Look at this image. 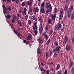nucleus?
I'll use <instances>...</instances> for the list:
<instances>
[{
    "instance_id": "51",
    "label": "nucleus",
    "mask_w": 74,
    "mask_h": 74,
    "mask_svg": "<svg viewBox=\"0 0 74 74\" xmlns=\"http://www.w3.org/2000/svg\"><path fill=\"white\" fill-rule=\"evenodd\" d=\"M72 73H74V68H72Z\"/></svg>"
},
{
    "instance_id": "7",
    "label": "nucleus",
    "mask_w": 74,
    "mask_h": 74,
    "mask_svg": "<svg viewBox=\"0 0 74 74\" xmlns=\"http://www.w3.org/2000/svg\"><path fill=\"white\" fill-rule=\"evenodd\" d=\"M32 38H33L32 35L30 34H28V37L26 38L27 40H32Z\"/></svg>"
},
{
    "instance_id": "52",
    "label": "nucleus",
    "mask_w": 74,
    "mask_h": 74,
    "mask_svg": "<svg viewBox=\"0 0 74 74\" xmlns=\"http://www.w3.org/2000/svg\"><path fill=\"white\" fill-rule=\"evenodd\" d=\"M22 12H22V10H20L19 11V13H22Z\"/></svg>"
},
{
    "instance_id": "25",
    "label": "nucleus",
    "mask_w": 74,
    "mask_h": 74,
    "mask_svg": "<svg viewBox=\"0 0 74 74\" xmlns=\"http://www.w3.org/2000/svg\"><path fill=\"white\" fill-rule=\"evenodd\" d=\"M73 65V61H70V64L69 65V67H71Z\"/></svg>"
},
{
    "instance_id": "10",
    "label": "nucleus",
    "mask_w": 74,
    "mask_h": 74,
    "mask_svg": "<svg viewBox=\"0 0 74 74\" xmlns=\"http://www.w3.org/2000/svg\"><path fill=\"white\" fill-rule=\"evenodd\" d=\"M14 33L16 34L17 35H18V32H21V30L19 28H18L17 30H15L14 31Z\"/></svg>"
},
{
    "instance_id": "40",
    "label": "nucleus",
    "mask_w": 74,
    "mask_h": 74,
    "mask_svg": "<svg viewBox=\"0 0 74 74\" xmlns=\"http://www.w3.org/2000/svg\"><path fill=\"white\" fill-rule=\"evenodd\" d=\"M74 14H73V15H72V16L71 18V20H73L74 19Z\"/></svg>"
},
{
    "instance_id": "41",
    "label": "nucleus",
    "mask_w": 74,
    "mask_h": 74,
    "mask_svg": "<svg viewBox=\"0 0 74 74\" xmlns=\"http://www.w3.org/2000/svg\"><path fill=\"white\" fill-rule=\"evenodd\" d=\"M27 18H28V15H27L25 17V19L27 20Z\"/></svg>"
},
{
    "instance_id": "1",
    "label": "nucleus",
    "mask_w": 74,
    "mask_h": 74,
    "mask_svg": "<svg viewBox=\"0 0 74 74\" xmlns=\"http://www.w3.org/2000/svg\"><path fill=\"white\" fill-rule=\"evenodd\" d=\"M46 8H48L46 11V14L48 12H50L52 11V6L51 5V4L49 2H48L46 3Z\"/></svg>"
},
{
    "instance_id": "31",
    "label": "nucleus",
    "mask_w": 74,
    "mask_h": 74,
    "mask_svg": "<svg viewBox=\"0 0 74 74\" xmlns=\"http://www.w3.org/2000/svg\"><path fill=\"white\" fill-rule=\"evenodd\" d=\"M63 14H60V19H62L63 18Z\"/></svg>"
},
{
    "instance_id": "62",
    "label": "nucleus",
    "mask_w": 74,
    "mask_h": 74,
    "mask_svg": "<svg viewBox=\"0 0 74 74\" xmlns=\"http://www.w3.org/2000/svg\"><path fill=\"white\" fill-rule=\"evenodd\" d=\"M14 1H15V0H12V2H14Z\"/></svg>"
},
{
    "instance_id": "23",
    "label": "nucleus",
    "mask_w": 74,
    "mask_h": 74,
    "mask_svg": "<svg viewBox=\"0 0 74 74\" xmlns=\"http://www.w3.org/2000/svg\"><path fill=\"white\" fill-rule=\"evenodd\" d=\"M47 22L48 24H51V22H52V20L50 19H49L48 20Z\"/></svg>"
},
{
    "instance_id": "30",
    "label": "nucleus",
    "mask_w": 74,
    "mask_h": 74,
    "mask_svg": "<svg viewBox=\"0 0 74 74\" xmlns=\"http://www.w3.org/2000/svg\"><path fill=\"white\" fill-rule=\"evenodd\" d=\"M57 11H58V9L56 8H55L54 10V12L56 14V12H57Z\"/></svg>"
},
{
    "instance_id": "59",
    "label": "nucleus",
    "mask_w": 74,
    "mask_h": 74,
    "mask_svg": "<svg viewBox=\"0 0 74 74\" xmlns=\"http://www.w3.org/2000/svg\"><path fill=\"white\" fill-rule=\"evenodd\" d=\"M54 69H53V68H52L51 69V71H53V70H54Z\"/></svg>"
},
{
    "instance_id": "8",
    "label": "nucleus",
    "mask_w": 74,
    "mask_h": 74,
    "mask_svg": "<svg viewBox=\"0 0 74 74\" xmlns=\"http://www.w3.org/2000/svg\"><path fill=\"white\" fill-rule=\"evenodd\" d=\"M42 22L40 23L39 25V28L40 32H41V31H42L43 29V28H42Z\"/></svg>"
},
{
    "instance_id": "3",
    "label": "nucleus",
    "mask_w": 74,
    "mask_h": 74,
    "mask_svg": "<svg viewBox=\"0 0 74 74\" xmlns=\"http://www.w3.org/2000/svg\"><path fill=\"white\" fill-rule=\"evenodd\" d=\"M73 10V6H71V8H69L68 10L67 11V16L68 18H70L71 16V14L72 10Z\"/></svg>"
},
{
    "instance_id": "22",
    "label": "nucleus",
    "mask_w": 74,
    "mask_h": 74,
    "mask_svg": "<svg viewBox=\"0 0 74 74\" xmlns=\"http://www.w3.org/2000/svg\"><path fill=\"white\" fill-rule=\"evenodd\" d=\"M68 40V38L67 36H65V37L64 38V42L66 43Z\"/></svg>"
},
{
    "instance_id": "55",
    "label": "nucleus",
    "mask_w": 74,
    "mask_h": 74,
    "mask_svg": "<svg viewBox=\"0 0 74 74\" xmlns=\"http://www.w3.org/2000/svg\"><path fill=\"white\" fill-rule=\"evenodd\" d=\"M72 41L73 42H74V38H73V40H72Z\"/></svg>"
},
{
    "instance_id": "28",
    "label": "nucleus",
    "mask_w": 74,
    "mask_h": 74,
    "mask_svg": "<svg viewBox=\"0 0 74 74\" xmlns=\"http://www.w3.org/2000/svg\"><path fill=\"white\" fill-rule=\"evenodd\" d=\"M25 4H26V2H24L22 3L21 4V5L22 7H24L25 5Z\"/></svg>"
},
{
    "instance_id": "44",
    "label": "nucleus",
    "mask_w": 74,
    "mask_h": 74,
    "mask_svg": "<svg viewBox=\"0 0 74 74\" xmlns=\"http://www.w3.org/2000/svg\"><path fill=\"white\" fill-rule=\"evenodd\" d=\"M50 53L51 55H52V53H53V51L52 50L51 51H50Z\"/></svg>"
},
{
    "instance_id": "57",
    "label": "nucleus",
    "mask_w": 74,
    "mask_h": 74,
    "mask_svg": "<svg viewBox=\"0 0 74 74\" xmlns=\"http://www.w3.org/2000/svg\"><path fill=\"white\" fill-rule=\"evenodd\" d=\"M69 1V0H66V3H68Z\"/></svg>"
},
{
    "instance_id": "42",
    "label": "nucleus",
    "mask_w": 74,
    "mask_h": 74,
    "mask_svg": "<svg viewBox=\"0 0 74 74\" xmlns=\"http://www.w3.org/2000/svg\"><path fill=\"white\" fill-rule=\"evenodd\" d=\"M46 74H49V70H47L46 71Z\"/></svg>"
},
{
    "instance_id": "60",
    "label": "nucleus",
    "mask_w": 74,
    "mask_h": 74,
    "mask_svg": "<svg viewBox=\"0 0 74 74\" xmlns=\"http://www.w3.org/2000/svg\"><path fill=\"white\" fill-rule=\"evenodd\" d=\"M37 1L39 2L41 1V0H37Z\"/></svg>"
},
{
    "instance_id": "37",
    "label": "nucleus",
    "mask_w": 74,
    "mask_h": 74,
    "mask_svg": "<svg viewBox=\"0 0 74 74\" xmlns=\"http://www.w3.org/2000/svg\"><path fill=\"white\" fill-rule=\"evenodd\" d=\"M39 20L40 22H41V21H42V18L41 17L40 18H39Z\"/></svg>"
},
{
    "instance_id": "17",
    "label": "nucleus",
    "mask_w": 74,
    "mask_h": 74,
    "mask_svg": "<svg viewBox=\"0 0 74 74\" xmlns=\"http://www.w3.org/2000/svg\"><path fill=\"white\" fill-rule=\"evenodd\" d=\"M40 70L41 71H43V72H44V73H45L46 72V70L44 69L42 67L40 68Z\"/></svg>"
},
{
    "instance_id": "39",
    "label": "nucleus",
    "mask_w": 74,
    "mask_h": 74,
    "mask_svg": "<svg viewBox=\"0 0 74 74\" xmlns=\"http://www.w3.org/2000/svg\"><path fill=\"white\" fill-rule=\"evenodd\" d=\"M12 23H14V22H15V19L14 18H13L12 19Z\"/></svg>"
},
{
    "instance_id": "38",
    "label": "nucleus",
    "mask_w": 74,
    "mask_h": 74,
    "mask_svg": "<svg viewBox=\"0 0 74 74\" xmlns=\"http://www.w3.org/2000/svg\"><path fill=\"white\" fill-rule=\"evenodd\" d=\"M17 16L18 18H21V15L19 14H17Z\"/></svg>"
},
{
    "instance_id": "56",
    "label": "nucleus",
    "mask_w": 74,
    "mask_h": 74,
    "mask_svg": "<svg viewBox=\"0 0 74 74\" xmlns=\"http://www.w3.org/2000/svg\"><path fill=\"white\" fill-rule=\"evenodd\" d=\"M58 74H62V73H61V72H59L58 73Z\"/></svg>"
},
{
    "instance_id": "34",
    "label": "nucleus",
    "mask_w": 74,
    "mask_h": 74,
    "mask_svg": "<svg viewBox=\"0 0 74 74\" xmlns=\"http://www.w3.org/2000/svg\"><path fill=\"white\" fill-rule=\"evenodd\" d=\"M18 24L20 26H21L22 25V23H21V22L20 21H18Z\"/></svg>"
},
{
    "instance_id": "49",
    "label": "nucleus",
    "mask_w": 74,
    "mask_h": 74,
    "mask_svg": "<svg viewBox=\"0 0 74 74\" xmlns=\"http://www.w3.org/2000/svg\"><path fill=\"white\" fill-rule=\"evenodd\" d=\"M39 41L40 42V43H42V39L40 40Z\"/></svg>"
},
{
    "instance_id": "29",
    "label": "nucleus",
    "mask_w": 74,
    "mask_h": 74,
    "mask_svg": "<svg viewBox=\"0 0 74 74\" xmlns=\"http://www.w3.org/2000/svg\"><path fill=\"white\" fill-rule=\"evenodd\" d=\"M45 57L46 58H49V54L48 52L46 53V54L45 55Z\"/></svg>"
},
{
    "instance_id": "35",
    "label": "nucleus",
    "mask_w": 74,
    "mask_h": 74,
    "mask_svg": "<svg viewBox=\"0 0 74 74\" xmlns=\"http://www.w3.org/2000/svg\"><path fill=\"white\" fill-rule=\"evenodd\" d=\"M48 25H47L45 27V29L46 30H48Z\"/></svg>"
},
{
    "instance_id": "54",
    "label": "nucleus",
    "mask_w": 74,
    "mask_h": 74,
    "mask_svg": "<svg viewBox=\"0 0 74 74\" xmlns=\"http://www.w3.org/2000/svg\"><path fill=\"white\" fill-rule=\"evenodd\" d=\"M7 1L8 3L11 2V0H7Z\"/></svg>"
},
{
    "instance_id": "13",
    "label": "nucleus",
    "mask_w": 74,
    "mask_h": 74,
    "mask_svg": "<svg viewBox=\"0 0 74 74\" xmlns=\"http://www.w3.org/2000/svg\"><path fill=\"white\" fill-rule=\"evenodd\" d=\"M13 19H14L16 21H18V17L16 16V15H13L12 16Z\"/></svg>"
},
{
    "instance_id": "50",
    "label": "nucleus",
    "mask_w": 74,
    "mask_h": 74,
    "mask_svg": "<svg viewBox=\"0 0 74 74\" xmlns=\"http://www.w3.org/2000/svg\"><path fill=\"white\" fill-rule=\"evenodd\" d=\"M38 53L39 54H40V49H38Z\"/></svg>"
},
{
    "instance_id": "6",
    "label": "nucleus",
    "mask_w": 74,
    "mask_h": 74,
    "mask_svg": "<svg viewBox=\"0 0 74 74\" xmlns=\"http://www.w3.org/2000/svg\"><path fill=\"white\" fill-rule=\"evenodd\" d=\"M62 27V25L60 23H58V24L56 25L54 30L56 31L58 30L59 29H60Z\"/></svg>"
},
{
    "instance_id": "36",
    "label": "nucleus",
    "mask_w": 74,
    "mask_h": 74,
    "mask_svg": "<svg viewBox=\"0 0 74 74\" xmlns=\"http://www.w3.org/2000/svg\"><path fill=\"white\" fill-rule=\"evenodd\" d=\"M55 44L56 46H57L58 45V42L56 41L55 42Z\"/></svg>"
},
{
    "instance_id": "46",
    "label": "nucleus",
    "mask_w": 74,
    "mask_h": 74,
    "mask_svg": "<svg viewBox=\"0 0 74 74\" xmlns=\"http://www.w3.org/2000/svg\"><path fill=\"white\" fill-rule=\"evenodd\" d=\"M19 0H15V2L17 4H18L19 3Z\"/></svg>"
},
{
    "instance_id": "9",
    "label": "nucleus",
    "mask_w": 74,
    "mask_h": 74,
    "mask_svg": "<svg viewBox=\"0 0 74 74\" xmlns=\"http://www.w3.org/2000/svg\"><path fill=\"white\" fill-rule=\"evenodd\" d=\"M56 14H55L54 15H53V14H51L50 15V16L51 18H52V20H54L55 19V18H56Z\"/></svg>"
},
{
    "instance_id": "18",
    "label": "nucleus",
    "mask_w": 74,
    "mask_h": 74,
    "mask_svg": "<svg viewBox=\"0 0 74 74\" xmlns=\"http://www.w3.org/2000/svg\"><path fill=\"white\" fill-rule=\"evenodd\" d=\"M64 9L62 8H61L60 9V14H63V13H64Z\"/></svg>"
},
{
    "instance_id": "16",
    "label": "nucleus",
    "mask_w": 74,
    "mask_h": 74,
    "mask_svg": "<svg viewBox=\"0 0 74 74\" xmlns=\"http://www.w3.org/2000/svg\"><path fill=\"white\" fill-rule=\"evenodd\" d=\"M38 10H39V9H38V8L37 7L35 8L34 9V12H37L38 11Z\"/></svg>"
},
{
    "instance_id": "19",
    "label": "nucleus",
    "mask_w": 74,
    "mask_h": 74,
    "mask_svg": "<svg viewBox=\"0 0 74 74\" xmlns=\"http://www.w3.org/2000/svg\"><path fill=\"white\" fill-rule=\"evenodd\" d=\"M66 51H69L70 49V47L69 46H66Z\"/></svg>"
},
{
    "instance_id": "14",
    "label": "nucleus",
    "mask_w": 74,
    "mask_h": 74,
    "mask_svg": "<svg viewBox=\"0 0 74 74\" xmlns=\"http://www.w3.org/2000/svg\"><path fill=\"white\" fill-rule=\"evenodd\" d=\"M43 35L44 37L45 38H46V40H48V35H47V34H45V33H43Z\"/></svg>"
},
{
    "instance_id": "26",
    "label": "nucleus",
    "mask_w": 74,
    "mask_h": 74,
    "mask_svg": "<svg viewBox=\"0 0 74 74\" xmlns=\"http://www.w3.org/2000/svg\"><path fill=\"white\" fill-rule=\"evenodd\" d=\"M8 10H9V11H11V7L9 6L8 8Z\"/></svg>"
},
{
    "instance_id": "11",
    "label": "nucleus",
    "mask_w": 74,
    "mask_h": 74,
    "mask_svg": "<svg viewBox=\"0 0 74 74\" xmlns=\"http://www.w3.org/2000/svg\"><path fill=\"white\" fill-rule=\"evenodd\" d=\"M26 11H27L26 8H25L24 9V11L22 12V13L23 15H26Z\"/></svg>"
},
{
    "instance_id": "4",
    "label": "nucleus",
    "mask_w": 74,
    "mask_h": 74,
    "mask_svg": "<svg viewBox=\"0 0 74 74\" xmlns=\"http://www.w3.org/2000/svg\"><path fill=\"white\" fill-rule=\"evenodd\" d=\"M60 48V46L57 47L55 49H54V51L55 52L53 56L54 58H56L57 56L58 55V53L59 52V50Z\"/></svg>"
},
{
    "instance_id": "45",
    "label": "nucleus",
    "mask_w": 74,
    "mask_h": 74,
    "mask_svg": "<svg viewBox=\"0 0 74 74\" xmlns=\"http://www.w3.org/2000/svg\"><path fill=\"white\" fill-rule=\"evenodd\" d=\"M18 37H20L21 36V33L20 32H19V33L18 34V35H17Z\"/></svg>"
},
{
    "instance_id": "43",
    "label": "nucleus",
    "mask_w": 74,
    "mask_h": 74,
    "mask_svg": "<svg viewBox=\"0 0 74 74\" xmlns=\"http://www.w3.org/2000/svg\"><path fill=\"white\" fill-rule=\"evenodd\" d=\"M47 45H49V43L50 42V40H49L47 41Z\"/></svg>"
},
{
    "instance_id": "64",
    "label": "nucleus",
    "mask_w": 74,
    "mask_h": 74,
    "mask_svg": "<svg viewBox=\"0 0 74 74\" xmlns=\"http://www.w3.org/2000/svg\"><path fill=\"white\" fill-rule=\"evenodd\" d=\"M4 1H5L6 0H3Z\"/></svg>"
},
{
    "instance_id": "47",
    "label": "nucleus",
    "mask_w": 74,
    "mask_h": 74,
    "mask_svg": "<svg viewBox=\"0 0 74 74\" xmlns=\"http://www.w3.org/2000/svg\"><path fill=\"white\" fill-rule=\"evenodd\" d=\"M3 12L5 15V10L4 9H3Z\"/></svg>"
},
{
    "instance_id": "58",
    "label": "nucleus",
    "mask_w": 74,
    "mask_h": 74,
    "mask_svg": "<svg viewBox=\"0 0 74 74\" xmlns=\"http://www.w3.org/2000/svg\"><path fill=\"white\" fill-rule=\"evenodd\" d=\"M53 64V62H51L50 63V64Z\"/></svg>"
},
{
    "instance_id": "5",
    "label": "nucleus",
    "mask_w": 74,
    "mask_h": 74,
    "mask_svg": "<svg viewBox=\"0 0 74 74\" xmlns=\"http://www.w3.org/2000/svg\"><path fill=\"white\" fill-rule=\"evenodd\" d=\"M45 5H44V2L42 3L40 5L41 10L42 13L44 14L45 12V10L44 9V7Z\"/></svg>"
},
{
    "instance_id": "32",
    "label": "nucleus",
    "mask_w": 74,
    "mask_h": 74,
    "mask_svg": "<svg viewBox=\"0 0 74 74\" xmlns=\"http://www.w3.org/2000/svg\"><path fill=\"white\" fill-rule=\"evenodd\" d=\"M23 42H25V43H26V44H29V41H26V40H23Z\"/></svg>"
},
{
    "instance_id": "21",
    "label": "nucleus",
    "mask_w": 74,
    "mask_h": 74,
    "mask_svg": "<svg viewBox=\"0 0 74 74\" xmlns=\"http://www.w3.org/2000/svg\"><path fill=\"white\" fill-rule=\"evenodd\" d=\"M60 68V65L59 64H58L57 65V66L56 67V70H59V69Z\"/></svg>"
},
{
    "instance_id": "48",
    "label": "nucleus",
    "mask_w": 74,
    "mask_h": 74,
    "mask_svg": "<svg viewBox=\"0 0 74 74\" xmlns=\"http://www.w3.org/2000/svg\"><path fill=\"white\" fill-rule=\"evenodd\" d=\"M42 39L41 38V37L40 36H39L38 37V40H40Z\"/></svg>"
},
{
    "instance_id": "33",
    "label": "nucleus",
    "mask_w": 74,
    "mask_h": 74,
    "mask_svg": "<svg viewBox=\"0 0 74 74\" xmlns=\"http://www.w3.org/2000/svg\"><path fill=\"white\" fill-rule=\"evenodd\" d=\"M52 33H53V31L51 30L50 31H49V35H51V34H52Z\"/></svg>"
},
{
    "instance_id": "12",
    "label": "nucleus",
    "mask_w": 74,
    "mask_h": 74,
    "mask_svg": "<svg viewBox=\"0 0 74 74\" xmlns=\"http://www.w3.org/2000/svg\"><path fill=\"white\" fill-rule=\"evenodd\" d=\"M27 4L28 5H29L30 6H31L32 5V1L31 0L30 2L27 1Z\"/></svg>"
},
{
    "instance_id": "27",
    "label": "nucleus",
    "mask_w": 74,
    "mask_h": 74,
    "mask_svg": "<svg viewBox=\"0 0 74 74\" xmlns=\"http://www.w3.org/2000/svg\"><path fill=\"white\" fill-rule=\"evenodd\" d=\"M6 18L7 19H10L11 18V15L9 14L7 15L6 16Z\"/></svg>"
},
{
    "instance_id": "24",
    "label": "nucleus",
    "mask_w": 74,
    "mask_h": 74,
    "mask_svg": "<svg viewBox=\"0 0 74 74\" xmlns=\"http://www.w3.org/2000/svg\"><path fill=\"white\" fill-rule=\"evenodd\" d=\"M28 23L29 24V25H30L32 23V20H29L28 21Z\"/></svg>"
},
{
    "instance_id": "53",
    "label": "nucleus",
    "mask_w": 74,
    "mask_h": 74,
    "mask_svg": "<svg viewBox=\"0 0 74 74\" xmlns=\"http://www.w3.org/2000/svg\"><path fill=\"white\" fill-rule=\"evenodd\" d=\"M41 64L42 66H44V65H45V64H43V63H42V62H41Z\"/></svg>"
},
{
    "instance_id": "20",
    "label": "nucleus",
    "mask_w": 74,
    "mask_h": 74,
    "mask_svg": "<svg viewBox=\"0 0 74 74\" xmlns=\"http://www.w3.org/2000/svg\"><path fill=\"white\" fill-rule=\"evenodd\" d=\"M65 7V8L64 9L65 12H67V10L68 9V5H66Z\"/></svg>"
},
{
    "instance_id": "15",
    "label": "nucleus",
    "mask_w": 74,
    "mask_h": 74,
    "mask_svg": "<svg viewBox=\"0 0 74 74\" xmlns=\"http://www.w3.org/2000/svg\"><path fill=\"white\" fill-rule=\"evenodd\" d=\"M32 19L33 20H34V21H37V18L36 17V16L35 15H33L32 16Z\"/></svg>"
},
{
    "instance_id": "63",
    "label": "nucleus",
    "mask_w": 74,
    "mask_h": 74,
    "mask_svg": "<svg viewBox=\"0 0 74 74\" xmlns=\"http://www.w3.org/2000/svg\"><path fill=\"white\" fill-rule=\"evenodd\" d=\"M30 13V12H28V14H29Z\"/></svg>"
},
{
    "instance_id": "61",
    "label": "nucleus",
    "mask_w": 74,
    "mask_h": 74,
    "mask_svg": "<svg viewBox=\"0 0 74 74\" xmlns=\"http://www.w3.org/2000/svg\"><path fill=\"white\" fill-rule=\"evenodd\" d=\"M2 7L3 8H5V6H2Z\"/></svg>"
},
{
    "instance_id": "2",
    "label": "nucleus",
    "mask_w": 74,
    "mask_h": 74,
    "mask_svg": "<svg viewBox=\"0 0 74 74\" xmlns=\"http://www.w3.org/2000/svg\"><path fill=\"white\" fill-rule=\"evenodd\" d=\"M37 23V22H35L34 24V26L33 28V29L34 31V33L35 35L37 34V27L36 24Z\"/></svg>"
}]
</instances>
